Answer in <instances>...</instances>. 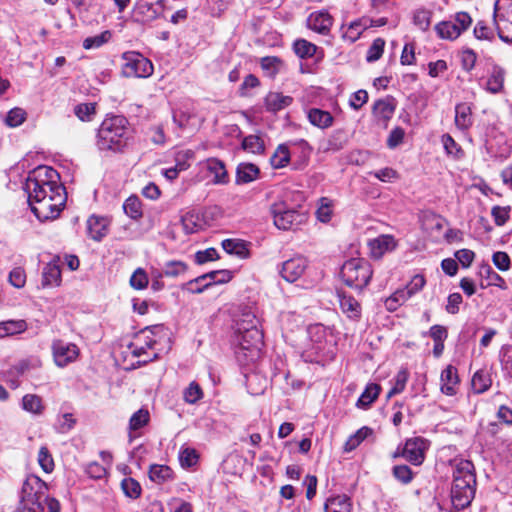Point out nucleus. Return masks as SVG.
Here are the masks:
<instances>
[{
	"label": "nucleus",
	"mask_w": 512,
	"mask_h": 512,
	"mask_svg": "<svg viewBox=\"0 0 512 512\" xmlns=\"http://www.w3.org/2000/svg\"><path fill=\"white\" fill-rule=\"evenodd\" d=\"M476 492V476L474 465L469 460H460L453 469L451 486V512H459L467 508Z\"/></svg>",
	"instance_id": "1"
},
{
	"label": "nucleus",
	"mask_w": 512,
	"mask_h": 512,
	"mask_svg": "<svg viewBox=\"0 0 512 512\" xmlns=\"http://www.w3.org/2000/svg\"><path fill=\"white\" fill-rule=\"evenodd\" d=\"M131 139L128 120L121 115L106 117L97 132L96 145L100 151L121 152Z\"/></svg>",
	"instance_id": "2"
},
{
	"label": "nucleus",
	"mask_w": 512,
	"mask_h": 512,
	"mask_svg": "<svg viewBox=\"0 0 512 512\" xmlns=\"http://www.w3.org/2000/svg\"><path fill=\"white\" fill-rule=\"evenodd\" d=\"M57 187H64L59 183L58 172L49 166H39L29 173L25 183L28 199L47 198L54 194Z\"/></svg>",
	"instance_id": "3"
},
{
	"label": "nucleus",
	"mask_w": 512,
	"mask_h": 512,
	"mask_svg": "<svg viewBox=\"0 0 512 512\" xmlns=\"http://www.w3.org/2000/svg\"><path fill=\"white\" fill-rule=\"evenodd\" d=\"M46 490L47 484L39 477H28L23 483L20 502L14 512H43L41 498Z\"/></svg>",
	"instance_id": "4"
},
{
	"label": "nucleus",
	"mask_w": 512,
	"mask_h": 512,
	"mask_svg": "<svg viewBox=\"0 0 512 512\" xmlns=\"http://www.w3.org/2000/svg\"><path fill=\"white\" fill-rule=\"evenodd\" d=\"M67 200L65 187H57L54 194L49 197L38 199H28L29 206L34 215L40 221L55 219L59 216Z\"/></svg>",
	"instance_id": "5"
},
{
	"label": "nucleus",
	"mask_w": 512,
	"mask_h": 512,
	"mask_svg": "<svg viewBox=\"0 0 512 512\" xmlns=\"http://www.w3.org/2000/svg\"><path fill=\"white\" fill-rule=\"evenodd\" d=\"M340 274L347 286L361 290L369 283L373 271L368 261L352 258L342 265Z\"/></svg>",
	"instance_id": "6"
},
{
	"label": "nucleus",
	"mask_w": 512,
	"mask_h": 512,
	"mask_svg": "<svg viewBox=\"0 0 512 512\" xmlns=\"http://www.w3.org/2000/svg\"><path fill=\"white\" fill-rule=\"evenodd\" d=\"M235 333L238 342L237 357L240 358L241 354H243L250 361L257 359L263 346V332L259 327Z\"/></svg>",
	"instance_id": "7"
},
{
	"label": "nucleus",
	"mask_w": 512,
	"mask_h": 512,
	"mask_svg": "<svg viewBox=\"0 0 512 512\" xmlns=\"http://www.w3.org/2000/svg\"><path fill=\"white\" fill-rule=\"evenodd\" d=\"M472 24L471 16L464 11L457 12L452 19L441 21L435 25V31L439 38L444 40H456L462 32Z\"/></svg>",
	"instance_id": "8"
},
{
	"label": "nucleus",
	"mask_w": 512,
	"mask_h": 512,
	"mask_svg": "<svg viewBox=\"0 0 512 512\" xmlns=\"http://www.w3.org/2000/svg\"><path fill=\"white\" fill-rule=\"evenodd\" d=\"M122 59L124 61L122 72L126 77L146 78L153 73L152 62L138 52H125Z\"/></svg>",
	"instance_id": "9"
},
{
	"label": "nucleus",
	"mask_w": 512,
	"mask_h": 512,
	"mask_svg": "<svg viewBox=\"0 0 512 512\" xmlns=\"http://www.w3.org/2000/svg\"><path fill=\"white\" fill-rule=\"evenodd\" d=\"M271 214L275 226L281 230H294L306 221L305 214L295 209H288L283 203L273 204Z\"/></svg>",
	"instance_id": "10"
},
{
	"label": "nucleus",
	"mask_w": 512,
	"mask_h": 512,
	"mask_svg": "<svg viewBox=\"0 0 512 512\" xmlns=\"http://www.w3.org/2000/svg\"><path fill=\"white\" fill-rule=\"evenodd\" d=\"M52 354L55 364L58 367H65L74 362L79 356V348L73 344L61 339L52 342Z\"/></svg>",
	"instance_id": "11"
},
{
	"label": "nucleus",
	"mask_w": 512,
	"mask_h": 512,
	"mask_svg": "<svg viewBox=\"0 0 512 512\" xmlns=\"http://www.w3.org/2000/svg\"><path fill=\"white\" fill-rule=\"evenodd\" d=\"M307 259L297 256L282 263L280 274L287 282L297 281L307 268Z\"/></svg>",
	"instance_id": "12"
},
{
	"label": "nucleus",
	"mask_w": 512,
	"mask_h": 512,
	"mask_svg": "<svg viewBox=\"0 0 512 512\" xmlns=\"http://www.w3.org/2000/svg\"><path fill=\"white\" fill-rule=\"evenodd\" d=\"M426 441L422 438L408 439L404 445L402 456L414 465H420L424 460Z\"/></svg>",
	"instance_id": "13"
},
{
	"label": "nucleus",
	"mask_w": 512,
	"mask_h": 512,
	"mask_svg": "<svg viewBox=\"0 0 512 512\" xmlns=\"http://www.w3.org/2000/svg\"><path fill=\"white\" fill-rule=\"evenodd\" d=\"M339 306L343 314L352 321H359L362 314L361 304L351 295L337 293Z\"/></svg>",
	"instance_id": "14"
},
{
	"label": "nucleus",
	"mask_w": 512,
	"mask_h": 512,
	"mask_svg": "<svg viewBox=\"0 0 512 512\" xmlns=\"http://www.w3.org/2000/svg\"><path fill=\"white\" fill-rule=\"evenodd\" d=\"M109 224L108 218L92 215L87 220L88 235L95 241H101L108 233Z\"/></svg>",
	"instance_id": "15"
},
{
	"label": "nucleus",
	"mask_w": 512,
	"mask_h": 512,
	"mask_svg": "<svg viewBox=\"0 0 512 512\" xmlns=\"http://www.w3.org/2000/svg\"><path fill=\"white\" fill-rule=\"evenodd\" d=\"M394 111L395 103L392 97L379 99L373 105V115L383 124H386L392 118Z\"/></svg>",
	"instance_id": "16"
},
{
	"label": "nucleus",
	"mask_w": 512,
	"mask_h": 512,
	"mask_svg": "<svg viewBox=\"0 0 512 512\" xmlns=\"http://www.w3.org/2000/svg\"><path fill=\"white\" fill-rule=\"evenodd\" d=\"M207 171L213 175L212 183L215 185H225L229 182L228 173L225 164L217 158H209L205 162Z\"/></svg>",
	"instance_id": "17"
},
{
	"label": "nucleus",
	"mask_w": 512,
	"mask_h": 512,
	"mask_svg": "<svg viewBox=\"0 0 512 512\" xmlns=\"http://www.w3.org/2000/svg\"><path fill=\"white\" fill-rule=\"evenodd\" d=\"M332 23V17L326 11L311 13L307 19L308 27L321 34L327 33L330 30Z\"/></svg>",
	"instance_id": "18"
},
{
	"label": "nucleus",
	"mask_w": 512,
	"mask_h": 512,
	"mask_svg": "<svg viewBox=\"0 0 512 512\" xmlns=\"http://www.w3.org/2000/svg\"><path fill=\"white\" fill-rule=\"evenodd\" d=\"M396 247V241L391 235H380L370 242L371 255L374 258H381L388 251Z\"/></svg>",
	"instance_id": "19"
},
{
	"label": "nucleus",
	"mask_w": 512,
	"mask_h": 512,
	"mask_svg": "<svg viewBox=\"0 0 512 512\" xmlns=\"http://www.w3.org/2000/svg\"><path fill=\"white\" fill-rule=\"evenodd\" d=\"M473 124L472 108L468 103H459L455 107V125L458 129L468 130Z\"/></svg>",
	"instance_id": "20"
},
{
	"label": "nucleus",
	"mask_w": 512,
	"mask_h": 512,
	"mask_svg": "<svg viewBox=\"0 0 512 512\" xmlns=\"http://www.w3.org/2000/svg\"><path fill=\"white\" fill-rule=\"evenodd\" d=\"M293 102V98L279 92H269L265 97V107L268 111L276 113Z\"/></svg>",
	"instance_id": "21"
},
{
	"label": "nucleus",
	"mask_w": 512,
	"mask_h": 512,
	"mask_svg": "<svg viewBox=\"0 0 512 512\" xmlns=\"http://www.w3.org/2000/svg\"><path fill=\"white\" fill-rule=\"evenodd\" d=\"M441 391L449 396L456 394L458 384L457 369L451 365L447 366L441 373Z\"/></svg>",
	"instance_id": "22"
},
{
	"label": "nucleus",
	"mask_w": 512,
	"mask_h": 512,
	"mask_svg": "<svg viewBox=\"0 0 512 512\" xmlns=\"http://www.w3.org/2000/svg\"><path fill=\"white\" fill-rule=\"evenodd\" d=\"M231 273L228 270H216L211 271L209 273L203 274L195 279H192L187 282L188 286H192L197 283H202L204 281L211 282V286L214 284H222L230 281Z\"/></svg>",
	"instance_id": "23"
},
{
	"label": "nucleus",
	"mask_w": 512,
	"mask_h": 512,
	"mask_svg": "<svg viewBox=\"0 0 512 512\" xmlns=\"http://www.w3.org/2000/svg\"><path fill=\"white\" fill-rule=\"evenodd\" d=\"M149 332L151 331L148 329L143 330L137 340L129 345V349L133 356L140 357L146 354V350L152 349L156 344V341L147 335Z\"/></svg>",
	"instance_id": "24"
},
{
	"label": "nucleus",
	"mask_w": 512,
	"mask_h": 512,
	"mask_svg": "<svg viewBox=\"0 0 512 512\" xmlns=\"http://www.w3.org/2000/svg\"><path fill=\"white\" fill-rule=\"evenodd\" d=\"M307 117L313 126L320 129H326L333 124V116L331 113L319 108L309 109Z\"/></svg>",
	"instance_id": "25"
},
{
	"label": "nucleus",
	"mask_w": 512,
	"mask_h": 512,
	"mask_svg": "<svg viewBox=\"0 0 512 512\" xmlns=\"http://www.w3.org/2000/svg\"><path fill=\"white\" fill-rule=\"evenodd\" d=\"M352 502L347 495L328 498L324 504V512H351Z\"/></svg>",
	"instance_id": "26"
},
{
	"label": "nucleus",
	"mask_w": 512,
	"mask_h": 512,
	"mask_svg": "<svg viewBox=\"0 0 512 512\" xmlns=\"http://www.w3.org/2000/svg\"><path fill=\"white\" fill-rule=\"evenodd\" d=\"M226 253L245 259L249 256L248 244L242 239H225L221 243Z\"/></svg>",
	"instance_id": "27"
},
{
	"label": "nucleus",
	"mask_w": 512,
	"mask_h": 512,
	"mask_svg": "<svg viewBox=\"0 0 512 512\" xmlns=\"http://www.w3.org/2000/svg\"><path fill=\"white\" fill-rule=\"evenodd\" d=\"M61 282V270L59 265L55 262H49L42 272V286H58Z\"/></svg>",
	"instance_id": "28"
},
{
	"label": "nucleus",
	"mask_w": 512,
	"mask_h": 512,
	"mask_svg": "<svg viewBox=\"0 0 512 512\" xmlns=\"http://www.w3.org/2000/svg\"><path fill=\"white\" fill-rule=\"evenodd\" d=\"M259 168L252 163H241L236 170V183L246 184L258 178Z\"/></svg>",
	"instance_id": "29"
},
{
	"label": "nucleus",
	"mask_w": 512,
	"mask_h": 512,
	"mask_svg": "<svg viewBox=\"0 0 512 512\" xmlns=\"http://www.w3.org/2000/svg\"><path fill=\"white\" fill-rule=\"evenodd\" d=\"M479 273H480L481 277L486 278V280H487L486 284H484L483 282L481 283L482 287L496 286V287H499V288H501L503 290L507 289L506 281L498 273H496L491 268V266H489V265H482L480 267V272Z\"/></svg>",
	"instance_id": "30"
},
{
	"label": "nucleus",
	"mask_w": 512,
	"mask_h": 512,
	"mask_svg": "<svg viewBox=\"0 0 512 512\" xmlns=\"http://www.w3.org/2000/svg\"><path fill=\"white\" fill-rule=\"evenodd\" d=\"M505 78V71L499 67L494 66L492 72L487 80V91L496 94L502 91Z\"/></svg>",
	"instance_id": "31"
},
{
	"label": "nucleus",
	"mask_w": 512,
	"mask_h": 512,
	"mask_svg": "<svg viewBox=\"0 0 512 512\" xmlns=\"http://www.w3.org/2000/svg\"><path fill=\"white\" fill-rule=\"evenodd\" d=\"M27 329L25 320H8L0 322V338L20 334Z\"/></svg>",
	"instance_id": "32"
},
{
	"label": "nucleus",
	"mask_w": 512,
	"mask_h": 512,
	"mask_svg": "<svg viewBox=\"0 0 512 512\" xmlns=\"http://www.w3.org/2000/svg\"><path fill=\"white\" fill-rule=\"evenodd\" d=\"M149 478L157 484H162L173 478V471L167 465L154 464L150 466Z\"/></svg>",
	"instance_id": "33"
},
{
	"label": "nucleus",
	"mask_w": 512,
	"mask_h": 512,
	"mask_svg": "<svg viewBox=\"0 0 512 512\" xmlns=\"http://www.w3.org/2000/svg\"><path fill=\"white\" fill-rule=\"evenodd\" d=\"M259 320L252 311L244 310L235 320V332L258 328Z\"/></svg>",
	"instance_id": "34"
},
{
	"label": "nucleus",
	"mask_w": 512,
	"mask_h": 512,
	"mask_svg": "<svg viewBox=\"0 0 512 512\" xmlns=\"http://www.w3.org/2000/svg\"><path fill=\"white\" fill-rule=\"evenodd\" d=\"M492 384L489 373L485 370L477 371L471 381L472 389L474 392L480 394L487 391Z\"/></svg>",
	"instance_id": "35"
},
{
	"label": "nucleus",
	"mask_w": 512,
	"mask_h": 512,
	"mask_svg": "<svg viewBox=\"0 0 512 512\" xmlns=\"http://www.w3.org/2000/svg\"><path fill=\"white\" fill-rule=\"evenodd\" d=\"M260 65L268 77H275V75L283 68V61L276 56H266L261 58Z\"/></svg>",
	"instance_id": "36"
},
{
	"label": "nucleus",
	"mask_w": 512,
	"mask_h": 512,
	"mask_svg": "<svg viewBox=\"0 0 512 512\" xmlns=\"http://www.w3.org/2000/svg\"><path fill=\"white\" fill-rule=\"evenodd\" d=\"M379 392L380 386L378 384H368L357 401V407L364 409L369 407V405L377 399Z\"/></svg>",
	"instance_id": "37"
},
{
	"label": "nucleus",
	"mask_w": 512,
	"mask_h": 512,
	"mask_svg": "<svg viewBox=\"0 0 512 512\" xmlns=\"http://www.w3.org/2000/svg\"><path fill=\"white\" fill-rule=\"evenodd\" d=\"M372 434V429L369 427H362L351 435L344 444V451L351 452L356 449L362 441H364L369 435Z\"/></svg>",
	"instance_id": "38"
},
{
	"label": "nucleus",
	"mask_w": 512,
	"mask_h": 512,
	"mask_svg": "<svg viewBox=\"0 0 512 512\" xmlns=\"http://www.w3.org/2000/svg\"><path fill=\"white\" fill-rule=\"evenodd\" d=\"M290 161V152L286 145L281 144L277 147L274 154L270 158L273 168L280 169L285 167Z\"/></svg>",
	"instance_id": "39"
},
{
	"label": "nucleus",
	"mask_w": 512,
	"mask_h": 512,
	"mask_svg": "<svg viewBox=\"0 0 512 512\" xmlns=\"http://www.w3.org/2000/svg\"><path fill=\"white\" fill-rule=\"evenodd\" d=\"M123 209L125 214L134 220L142 217V204L137 196L128 197L123 204Z\"/></svg>",
	"instance_id": "40"
},
{
	"label": "nucleus",
	"mask_w": 512,
	"mask_h": 512,
	"mask_svg": "<svg viewBox=\"0 0 512 512\" xmlns=\"http://www.w3.org/2000/svg\"><path fill=\"white\" fill-rule=\"evenodd\" d=\"M243 150L253 153L261 154L264 152V141L257 135H248L242 141Z\"/></svg>",
	"instance_id": "41"
},
{
	"label": "nucleus",
	"mask_w": 512,
	"mask_h": 512,
	"mask_svg": "<svg viewBox=\"0 0 512 512\" xmlns=\"http://www.w3.org/2000/svg\"><path fill=\"white\" fill-rule=\"evenodd\" d=\"M496 28L500 39L508 42L512 38V21L505 18L502 14L495 16Z\"/></svg>",
	"instance_id": "42"
},
{
	"label": "nucleus",
	"mask_w": 512,
	"mask_h": 512,
	"mask_svg": "<svg viewBox=\"0 0 512 512\" xmlns=\"http://www.w3.org/2000/svg\"><path fill=\"white\" fill-rule=\"evenodd\" d=\"M408 379H409L408 370L405 368L400 369L394 378L393 386L390 389V391L388 392L387 397L390 398L396 394L401 393L405 389Z\"/></svg>",
	"instance_id": "43"
},
{
	"label": "nucleus",
	"mask_w": 512,
	"mask_h": 512,
	"mask_svg": "<svg viewBox=\"0 0 512 512\" xmlns=\"http://www.w3.org/2000/svg\"><path fill=\"white\" fill-rule=\"evenodd\" d=\"M442 144L448 155L454 157L455 159L463 158V149L449 134H444L442 136Z\"/></svg>",
	"instance_id": "44"
},
{
	"label": "nucleus",
	"mask_w": 512,
	"mask_h": 512,
	"mask_svg": "<svg viewBox=\"0 0 512 512\" xmlns=\"http://www.w3.org/2000/svg\"><path fill=\"white\" fill-rule=\"evenodd\" d=\"M22 407L33 414H41L43 411L41 398L34 394H27L23 397Z\"/></svg>",
	"instance_id": "45"
},
{
	"label": "nucleus",
	"mask_w": 512,
	"mask_h": 512,
	"mask_svg": "<svg viewBox=\"0 0 512 512\" xmlns=\"http://www.w3.org/2000/svg\"><path fill=\"white\" fill-rule=\"evenodd\" d=\"M75 115L81 121H91L96 114L95 103H81L74 108Z\"/></svg>",
	"instance_id": "46"
},
{
	"label": "nucleus",
	"mask_w": 512,
	"mask_h": 512,
	"mask_svg": "<svg viewBox=\"0 0 512 512\" xmlns=\"http://www.w3.org/2000/svg\"><path fill=\"white\" fill-rule=\"evenodd\" d=\"M316 49V45L304 39L296 40L294 43V51L300 58L312 57Z\"/></svg>",
	"instance_id": "47"
},
{
	"label": "nucleus",
	"mask_w": 512,
	"mask_h": 512,
	"mask_svg": "<svg viewBox=\"0 0 512 512\" xmlns=\"http://www.w3.org/2000/svg\"><path fill=\"white\" fill-rule=\"evenodd\" d=\"M384 47L385 40L382 38H376L367 50L366 61L372 63L380 59L383 54Z\"/></svg>",
	"instance_id": "48"
},
{
	"label": "nucleus",
	"mask_w": 512,
	"mask_h": 512,
	"mask_svg": "<svg viewBox=\"0 0 512 512\" xmlns=\"http://www.w3.org/2000/svg\"><path fill=\"white\" fill-rule=\"evenodd\" d=\"M111 38L110 31H104L98 35L87 37L83 41V47L85 49H95L101 47L103 44L107 43Z\"/></svg>",
	"instance_id": "49"
},
{
	"label": "nucleus",
	"mask_w": 512,
	"mask_h": 512,
	"mask_svg": "<svg viewBox=\"0 0 512 512\" xmlns=\"http://www.w3.org/2000/svg\"><path fill=\"white\" fill-rule=\"evenodd\" d=\"M186 270V263L182 261L173 260L165 263L162 272L166 277H178L179 275L185 273Z\"/></svg>",
	"instance_id": "50"
},
{
	"label": "nucleus",
	"mask_w": 512,
	"mask_h": 512,
	"mask_svg": "<svg viewBox=\"0 0 512 512\" xmlns=\"http://www.w3.org/2000/svg\"><path fill=\"white\" fill-rule=\"evenodd\" d=\"M121 488L124 494L132 499H136L141 494L140 484L133 478H125L121 482Z\"/></svg>",
	"instance_id": "51"
},
{
	"label": "nucleus",
	"mask_w": 512,
	"mask_h": 512,
	"mask_svg": "<svg viewBox=\"0 0 512 512\" xmlns=\"http://www.w3.org/2000/svg\"><path fill=\"white\" fill-rule=\"evenodd\" d=\"M510 206H494L491 209V216L497 226H503L510 218Z\"/></svg>",
	"instance_id": "52"
},
{
	"label": "nucleus",
	"mask_w": 512,
	"mask_h": 512,
	"mask_svg": "<svg viewBox=\"0 0 512 512\" xmlns=\"http://www.w3.org/2000/svg\"><path fill=\"white\" fill-rule=\"evenodd\" d=\"M149 421V413L145 409H139L136 411L130 418L129 428L130 430H138L145 425H147Z\"/></svg>",
	"instance_id": "53"
},
{
	"label": "nucleus",
	"mask_w": 512,
	"mask_h": 512,
	"mask_svg": "<svg viewBox=\"0 0 512 512\" xmlns=\"http://www.w3.org/2000/svg\"><path fill=\"white\" fill-rule=\"evenodd\" d=\"M148 283V276L142 268H137L130 278V285L137 290L146 288Z\"/></svg>",
	"instance_id": "54"
},
{
	"label": "nucleus",
	"mask_w": 512,
	"mask_h": 512,
	"mask_svg": "<svg viewBox=\"0 0 512 512\" xmlns=\"http://www.w3.org/2000/svg\"><path fill=\"white\" fill-rule=\"evenodd\" d=\"M432 13L429 10L420 9L414 13L413 21L414 24L419 27L422 31L428 30L431 23Z\"/></svg>",
	"instance_id": "55"
},
{
	"label": "nucleus",
	"mask_w": 512,
	"mask_h": 512,
	"mask_svg": "<svg viewBox=\"0 0 512 512\" xmlns=\"http://www.w3.org/2000/svg\"><path fill=\"white\" fill-rule=\"evenodd\" d=\"M38 463L46 473H50L53 471L54 461L48 448L45 446L41 447L39 450Z\"/></svg>",
	"instance_id": "56"
},
{
	"label": "nucleus",
	"mask_w": 512,
	"mask_h": 512,
	"mask_svg": "<svg viewBox=\"0 0 512 512\" xmlns=\"http://www.w3.org/2000/svg\"><path fill=\"white\" fill-rule=\"evenodd\" d=\"M183 230L186 234H192L198 231L200 224L198 223V217L194 213H186L181 218Z\"/></svg>",
	"instance_id": "57"
},
{
	"label": "nucleus",
	"mask_w": 512,
	"mask_h": 512,
	"mask_svg": "<svg viewBox=\"0 0 512 512\" xmlns=\"http://www.w3.org/2000/svg\"><path fill=\"white\" fill-rule=\"evenodd\" d=\"M392 472L393 476L403 484H408L413 479V472L407 465H396Z\"/></svg>",
	"instance_id": "58"
},
{
	"label": "nucleus",
	"mask_w": 512,
	"mask_h": 512,
	"mask_svg": "<svg viewBox=\"0 0 512 512\" xmlns=\"http://www.w3.org/2000/svg\"><path fill=\"white\" fill-rule=\"evenodd\" d=\"M202 396V389L196 382L190 383V385L184 391V399L187 403L190 404L196 403L202 398Z\"/></svg>",
	"instance_id": "59"
},
{
	"label": "nucleus",
	"mask_w": 512,
	"mask_h": 512,
	"mask_svg": "<svg viewBox=\"0 0 512 512\" xmlns=\"http://www.w3.org/2000/svg\"><path fill=\"white\" fill-rule=\"evenodd\" d=\"M26 118V113L21 108L11 109L6 117V123L10 127H17L21 125Z\"/></svg>",
	"instance_id": "60"
},
{
	"label": "nucleus",
	"mask_w": 512,
	"mask_h": 512,
	"mask_svg": "<svg viewBox=\"0 0 512 512\" xmlns=\"http://www.w3.org/2000/svg\"><path fill=\"white\" fill-rule=\"evenodd\" d=\"M179 459L183 467H192L197 463L198 454L195 449L185 448L180 452Z\"/></svg>",
	"instance_id": "61"
},
{
	"label": "nucleus",
	"mask_w": 512,
	"mask_h": 512,
	"mask_svg": "<svg viewBox=\"0 0 512 512\" xmlns=\"http://www.w3.org/2000/svg\"><path fill=\"white\" fill-rule=\"evenodd\" d=\"M9 282L16 288H22L26 283V274L23 268L16 267L9 274Z\"/></svg>",
	"instance_id": "62"
},
{
	"label": "nucleus",
	"mask_w": 512,
	"mask_h": 512,
	"mask_svg": "<svg viewBox=\"0 0 512 512\" xmlns=\"http://www.w3.org/2000/svg\"><path fill=\"white\" fill-rule=\"evenodd\" d=\"M494 265L501 271H507L510 268V257L506 252L498 251L492 256Z\"/></svg>",
	"instance_id": "63"
},
{
	"label": "nucleus",
	"mask_w": 512,
	"mask_h": 512,
	"mask_svg": "<svg viewBox=\"0 0 512 512\" xmlns=\"http://www.w3.org/2000/svg\"><path fill=\"white\" fill-rule=\"evenodd\" d=\"M86 473L90 478L102 479L107 474V469L97 462H91L87 465Z\"/></svg>",
	"instance_id": "64"
}]
</instances>
